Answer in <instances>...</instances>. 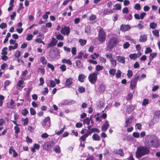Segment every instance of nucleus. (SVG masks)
I'll return each instance as SVG.
<instances>
[{
    "label": "nucleus",
    "mask_w": 160,
    "mask_h": 160,
    "mask_svg": "<svg viewBox=\"0 0 160 160\" xmlns=\"http://www.w3.org/2000/svg\"><path fill=\"white\" fill-rule=\"evenodd\" d=\"M144 143L149 149L152 148H157L159 146V141L152 138L151 135H146L145 138Z\"/></svg>",
    "instance_id": "nucleus-1"
},
{
    "label": "nucleus",
    "mask_w": 160,
    "mask_h": 160,
    "mask_svg": "<svg viewBox=\"0 0 160 160\" xmlns=\"http://www.w3.org/2000/svg\"><path fill=\"white\" fill-rule=\"evenodd\" d=\"M149 149L146 146H139L137 148L135 152L136 157L139 159L142 157L149 154Z\"/></svg>",
    "instance_id": "nucleus-2"
},
{
    "label": "nucleus",
    "mask_w": 160,
    "mask_h": 160,
    "mask_svg": "<svg viewBox=\"0 0 160 160\" xmlns=\"http://www.w3.org/2000/svg\"><path fill=\"white\" fill-rule=\"evenodd\" d=\"M118 39L116 37H112L109 39L106 43V47L109 50H111L115 47L119 43Z\"/></svg>",
    "instance_id": "nucleus-3"
},
{
    "label": "nucleus",
    "mask_w": 160,
    "mask_h": 160,
    "mask_svg": "<svg viewBox=\"0 0 160 160\" xmlns=\"http://www.w3.org/2000/svg\"><path fill=\"white\" fill-rule=\"evenodd\" d=\"M57 142V140L54 139V140L48 141L43 145L42 147L43 150H46L48 152L50 151L52 148Z\"/></svg>",
    "instance_id": "nucleus-4"
},
{
    "label": "nucleus",
    "mask_w": 160,
    "mask_h": 160,
    "mask_svg": "<svg viewBox=\"0 0 160 160\" xmlns=\"http://www.w3.org/2000/svg\"><path fill=\"white\" fill-rule=\"evenodd\" d=\"M98 40L101 42H104L106 39V33L102 28L100 27L98 31Z\"/></svg>",
    "instance_id": "nucleus-5"
},
{
    "label": "nucleus",
    "mask_w": 160,
    "mask_h": 160,
    "mask_svg": "<svg viewBox=\"0 0 160 160\" xmlns=\"http://www.w3.org/2000/svg\"><path fill=\"white\" fill-rule=\"evenodd\" d=\"M139 78V75L136 74L132 79L130 82V87L131 89L133 90L136 87L137 82Z\"/></svg>",
    "instance_id": "nucleus-6"
},
{
    "label": "nucleus",
    "mask_w": 160,
    "mask_h": 160,
    "mask_svg": "<svg viewBox=\"0 0 160 160\" xmlns=\"http://www.w3.org/2000/svg\"><path fill=\"white\" fill-rule=\"evenodd\" d=\"M51 121L49 117L46 118L41 122V124L43 127L46 130L48 129L50 126Z\"/></svg>",
    "instance_id": "nucleus-7"
},
{
    "label": "nucleus",
    "mask_w": 160,
    "mask_h": 160,
    "mask_svg": "<svg viewBox=\"0 0 160 160\" xmlns=\"http://www.w3.org/2000/svg\"><path fill=\"white\" fill-rule=\"evenodd\" d=\"M98 74V73H97L93 72L90 74L89 75L88 77V80L92 84H94L96 82L97 79V75Z\"/></svg>",
    "instance_id": "nucleus-8"
},
{
    "label": "nucleus",
    "mask_w": 160,
    "mask_h": 160,
    "mask_svg": "<svg viewBox=\"0 0 160 160\" xmlns=\"http://www.w3.org/2000/svg\"><path fill=\"white\" fill-rule=\"evenodd\" d=\"M60 32L63 35L68 36L70 32V28L69 26H64L62 27L61 29Z\"/></svg>",
    "instance_id": "nucleus-9"
},
{
    "label": "nucleus",
    "mask_w": 160,
    "mask_h": 160,
    "mask_svg": "<svg viewBox=\"0 0 160 160\" xmlns=\"http://www.w3.org/2000/svg\"><path fill=\"white\" fill-rule=\"evenodd\" d=\"M99 87L98 88V91L99 92H103L105 90V85L104 84L102 81H100L98 84Z\"/></svg>",
    "instance_id": "nucleus-10"
},
{
    "label": "nucleus",
    "mask_w": 160,
    "mask_h": 160,
    "mask_svg": "<svg viewBox=\"0 0 160 160\" xmlns=\"http://www.w3.org/2000/svg\"><path fill=\"white\" fill-rule=\"evenodd\" d=\"M52 40L47 46L48 48L51 47L55 46L58 42V40L54 37H52Z\"/></svg>",
    "instance_id": "nucleus-11"
},
{
    "label": "nucleus",
    "mask_w": 160,
    "mask_h": 160,
    "mask_svg": "<svg viewBox=\"0 0 160 160\" xmlns=\"http://www.w3.org/2000/svg\"><path fill=\"white\" fill-rule=\"evenodd\" d=\"M130 28V25L128 24H122L121 25L120 28L121 30L124 32L128 30Z\"/></svg>",
    "instance_id": "nucleus-12"
},
{
    "label": "nucleus",
    "mask_w": 160,
    "mask_h": 160,
    "mask_svg": "<svg viewBox=\"0 0 160 160\" xmlns=\"http://www.w3.org/2000/svg\"><path fill=\"white\" fill-rule=\"evenodd\" d=\"M113 153L114 154L119 155L120 156H123L124 155V153L122 149L120 148L119 149H116L113 152Z\"/></svg>",
    "instance_id": "nucleus-13"
},
{
    "label": "nucleus",
    "mask_w": 160,
    "mask_h": 160,
    "mask_svg": "<svg viewBox=\"0 0 160 160\" xmlns=\"http://www.w3.org/2000/svg\"><path fill=\"white\" fill-rule=\"evenodd\" d=\"M134 109V106L132 104H130L126 107V111L129 113L132 112Z\"/></svg>",
    "instance_id": "nucleus-14"
},
{
    "label": "nucleus",
    "mask_w": 160,
    "mask_h": 160,
    "mask_svg": "<svg viewBox=\"0 0 160 160\" xmlns=\"http://www.w3.org/2000/svg\"><path fill=\"white\" fill-rule=\"evenodd\" d=\"M109 124L107 120H106L105 123L102 126V131H106L108 129Z\"/></svg>",
    "instance_id": "nucleus-15"
},
{
    "label": "nucleus",
    "mask_w": 160,
    "mask_h": 160,
    "mask_svg": "<svg viewBox=\"0 0 160 160\" xmlns=\"http://www.w3.org/2000/svg\"><path fill=\"white\" fill-rule=\"evenodd\" d=\"M116 60L122 63H124L125 62V58L123 56H117Z\"/></svg>",
    "instance_id": "nucleus-16"
},
{
    "label": "nucleus",
    "mask_w": 160,
    "mask_h": 160,
    "mask_svg": "<svg viewBox=\"0 0 160 160\" xmlns=\"http://www.w3.org/2000/svg\"><path fill=\"white\" fill-rule=\"evenodd\" d=\"M159 120H158L155 118V116H154L152 119H151V121L150 122L149 124V126H153L154 124L158 122Z\"/></svg>",
    "instance_id": "nucleus-17"
},
{
    "label": "nucleus",
    "mask_w": 160,
    "mask_h": 160,
    "mask_svg": "<svg viewBox=\"0 0 160 160\" xmlns=\"http://www.w3.org/2000/svg\"><path fill=\"white\" fill-rule=\"evenodd\" d=\"M86 78V76L83 74H80L78 76V80L81 82H84V79Z\"/></svg>",
    "instance_id": "nucleus-18"
},
{
    "label": "nucleus",
    "mask_w": 160,
    "mask_h": 160,
    "mask_svg": "<svg viewBox=\"0 0 160 160\" xmlns=\"http://www.w3.org/2000/svg\"><path fill=\"white\" fill-rule=\"evenodd\" d=\"M72 79L71 78H69L67 79L65 83V85L66 86H68L71 85L72 83Z\"/></svg>",
    "instance_id": "nucleus-19"
},
{
    "label": "nucleus",
    "mask_w": 160,
    "mask_h": 160,
    "mask_svg": "<svg viewBox=\"0 0 160 160\" xmlns=\"http://www.w3.org/2000/svg\"><path fill=\"white\" fill-rule=\"evenodd\" d=\"M79 60H76V66L78 68H83V64L81 62V61Z\"/></svg>",
    "instance_id": "nucleus-20"
},
{
    "label": "nucleus",
    "mask_w": 160,
    "mask_h": 160,
    "mask_svg": "<svg viewBox=\"0 0 160 160\" xmlns=\"http://www.w3.org/2000/svg\"><path fill=\"white\" fill-rule=\"evenodd\" d=\"M92 138L93 140L95 141H99L100 139V136L97 133H94L93 134Z\"/></svg>",
    "instance_id": "nucleus-21"
},
{
    "label": "nucleus",
    "mask_w": 160,
    "mask_h": 160,
    "mask_svg": "<svg viewBox=\"0 0 160 160\" xmlns=\"http://www.w3.org/2000/svg\"><path fill=\"white\" fill-rule=\"evenodd\" d=\"M140 38L139 41L140 42H144L147 41V37L145 35H143V36L141 35L140 36Z\"/></svg>",
    "instance_id": "nucleus-22"
},
{
    "label": "nucleus",
    "mask_w": 160,
    "mask_h": 160,
    "mask_svg": "<svg viewBox=\"0 0 160 160\" xmlns=\"http://www.w3.org/2000/svg\"><path fill=\"white\" fill-rule=\"evenodd\" d=\"M40 61L41 62L43 65L46 64L47 62V60L44 56H42L40 58Z\"/></svg>",
    "instance_id": "nucleus-23"
},
{
    "label": "nucleus",
    "mask_w": 160,
    "mask_h": 160,
    "mask_svg": "<svg viewBox=\"0 0 160 160\" xmlns=\"http://www.w3.org/2000/svg\"><path fill=\"white\" fill-rule=\"evenodd\" d=\"M113 12L112 10L110 9L108 10L106 9L104 10L103 14L104 15H109Z\"/></svg>",
    "instance_id": "nucleus-24"
},
{
    "label": "nucleus",
    "mask_w": 160,
    "mask_h": 160,
    "mask_svg": "<svg viewBox=\"0 0 160 160\" xmlns=\"http://www.w3.org/2000/svg\"><path fill=\"white\" fill-rule=\"evenodd\" d=\"M91 27L90 25H86L85 27V32L88 34L90 32Z\"/></svg>",
    "instance_id": "nucleus-25"
},
{
    "label": "nucleus",
    "mask_w": 160,
    "mask_h": 160,
    "mask_svg": "<svg viewBox=\"0 0 160 160\" xmlns=\"http://www.w3.org/2000/svg\"><path fill=\"white\" fill-rule=\"evenodd\" d=\"M62 62L63 63H68L69 65H72V64L71 61L69 59H66L64 58L62 60Z\"/></svg>",
    "instance_id": "nucleus-26"
},
{
    "label": "nucleus",
    "mask_w": 160,
    "mask_h": 160,
    "mask_svg": "<svg viewBox=\"0 0 160 160\" xmlns=\"http://www.w3.org/2000/svg\"><path fill=\"white\" fill-rule=\"evenodd\" d=\"M54 150L55 152L58 153H60L61 152L60 148L58 145H56L54 146Z\"/></svg>",
    "instance_id": "nucleus-27"
},
{
    "label": "nucleus",
    "mask_w": 160,
    "mask_h": 160,
    "mask_svg": "<svg viewBox=\"0 0 160 160\" xmlns=\"http://www.w3.org/2000/svg\"><path fill=\"white\" fill-rule=\"evenodd\" d=\"M87 40L85 39H80L78 42L80 43V45L82 46L84 45L87 43Z\"/></svg>",
    "instance_id": "nucleus-28"
},
{
    "label": "nucleus",
    "mask_w": 160,
    "mask_h": 160,
    "mask_svg": "<svg viewBox=\"0 0 160 160\" xmlns=\"http://www.w3.org/2000/svg\"><path fill=\"white\" fill-rule=\"evenodd\" d=\"M129 57L131 59H133L135 60L136 58H138V55L136 53L131 54L129 55Z\"/></svg>",
    "instance_id": "nucleus-29"
},
{
    "label": "nucleus",
    "mask_w": 160,
    "mask_h": 160,
    "mask_svg": "<svg viewBox=\"0 0 160 160\" xmlns=\"http://www.w3.org/2000/svg\"><path fill=\"white\" fill-rule=\"evenodd\" d=\"M31 91V88H28L26 92V96L27 98L28 99L30 100V92Z\"/></svg>",
    "instance_id": "nucleus-30"
},
{
    "label": "nucleus",
    "mask_w": 160,
    "mask_h": 160,
    "mask_svg": "<svg viewBox=\"0 0 160 160\" xmlns=\"http://www.w3.org/2000/svg\"><path fill=\"white\" fill-rule=\"evenodd\" d=\"M18 44L17 43H15L13 46H10L8 47V49L9 51H11L12 49H14L17 48L18 47Z\"/></svg>",
    "instance_id": "nucleus-31"
},
{
    "label": "nucleus",
    "mask_w": 160,
    "mask_h": 160,
    "mask_svg": "<svg viewBox=\"0 0 160 160\" xmlns=\"http://www.w3.org/2000/svg\"><path fill=\"white\" fill-rule=\"evenodd\" d=\"M121 7L120 4L116 3L114 6V8L113 10H119L121 9Z\"/></svg>",
    "instance_id": "nucleus-32"
},
{
    "label": "nucleus",
    "mask_w": 160,
    "mask_h": 160,
    "mask_svg": "<svg viewBox=\"0 0 160 160\" xmlns=\"http://www.w3.org/2000/svg\"><path fill=\"white\" fill-rule=\"evenodd\" d=\"M157 26V24L156 23L154 22H150L149 25L150 27L152 29H154L156 28Z\"/></svg>",
    "instance_id": "nucleus-33"
},
{
    "label": "nucleus",
    "mask_w": 160,
    "mask_h": 160,
    "mask_svg": "<svg viewBox=\"0 0 160 160\" xmlns=\"http://www.w3.org/2000/svg\"><path fill=\"white\" fill-rule=\"evenodd\" d=\"M116 70L114 68L110 69L109 71V74L110 75L112 76H114L116 73Z\"/></svg>",
    "instance_id": "nucleus-34"
},
{
    "label": "nucleus",
    "mask_w": 160,
    "mask_h": 160,
    "mask_svg": "<svg viewBox=\"0 0 160 160\" xmlns=\"http://www.w3.org/2000/svg\"><path fill=\"white\" fill-rule=\"evenodd\" d=\"M157 53L156 52L150 53L149 56V60L150 61L152 60L153 58L157 55Z\"/></svg>",
    "instance_id": "nucleus-35"
},
{
    "label": "nucleus",
    "mask_w": 160,
    "mask_h": 160,
    "mask_svg": "<svg viewBox=\"0 0 160 160\" xmlns=\"http://www.w3.org/2000/svg\"><path fill=\"white\" fill-rule=\"evenodd\" d=\"M37 72H40L42 74H44L45 73V70L44 68H38Z\"/></svg>",
    "instance_id": "nucleus-36"
},
{
    "label": "nucleus",
    "mask_w": 160,
    "mask_h": 160,
    "mask_svg": "<svg viewBox=\"0 0 160 160\" xmlns=\"http://www.w3.org/2000/svg\"><path fill=\"white\" fill-rule=\"evenodd\" d=\"M133 97V95L132 94L128 93L127 94V96L126 98V99L127 101H129L131 100Z\"/></svg>",
    "instance_id": "nucleus-37"
},
{
    "label": "nucleus",
    "mask_w": 160,
    "mask_h": 160,
    "mask_svg": "<svg viewBox=\"0 0 160 160\" xmlns=\"http://www.w3.org/2000/svg\"><path fill=\"white\" fill-rule=\"evenodd\" d=\"M152 33L153 35L158 38L159 36V31L157 29H155L152 31Z\"/></svg>",
    "instance_id": "nucleus-38"
},
{
    "label": "nucleus",
    "mask_w": 160,
    "mask_h": 160,
    "mask_svg": "<svg viewBox=\"0 0 160 160\" xmlns=\"http://www.w3.org/2000/svg\"><path fill=\"white\" fill-rule=\"evenodd\" d=\"M7 49L8 48L7 47H4L2 50L1 54L2 55H6L8 53V52L6 51Z\"/></svg>",
    "instance_id": "nucleus-39"
},
{
    "label": "nucleus",
    "mask_w": 160,
    "mask_h": 160,
    "mask_svg": "<svg viewBox=\"0 0 160 160\" xmlns=\"http://www.w3.org/2000/svg\"><path fill=\"white\" fill-rule=\"evenodd\" d=\"M28 113H29L28 111L26 108H25L24 109H23L21 112L22 114L23 115L25 116H26L27 115V114Z\"/></svg>",
    "instance_id": "nucleus-40"
},
{
    "label": "nucleus",
    "mask_w": 160,
    "mask_h": 160,
    "mask_svg": "<svg viewBox=\"0 0 160 160\" xmlns=\"http://www.w3.org/2000/svg\"><path fill=\"white\" fill-rule=\"evenodd\" d=\"M22 121H24V122H23V125L26 126L27 125L28 123V117L26 118L25 119H24L22 118Z\"/></svg>",
    "instance_id": "nucleus-41"
},
{
    "label": "nucleus",
    "mask_w": 160,
    "mask_h": 160,
    "mask_svg": "<svg viewBox=\"0 0 160 160\" xmlns=\"http://www.w3.org/2000/svg\"><path fill=\"white\" fill-rule=\"evenodd\" d=\"M160 116V111H158L156 112L154 114V116L155 117V118L159 120V117Z\"/></svg>",
    "instance_id": "nucleus-42"
},
{
    "label": "nucleus",
    "mask_w": 160,
    "mask_h": 160,
    "mask_svg": "<svg viewBox=\"0 0 160 160\" xmlns=\"http://www.w3.org/2000/svg\"><path fill=\"white\" fill-rule=\"evenodd\" d=\"M127 75L129 78H131L133 76V72L132 70H128V71Z\"/></svg>",
    "instance_id": "nucleus-43"
},
{
    "label": "nucleus",
    "mask_w": 160,
    "mask_h": 160,
    "mask_svg": "<svg viewBox=\"0 0 160 160\" xmlns=\"http://www.w3.org/2000/svg\"><path fill=\"white\" fill-rule=\"evenodd\" d=\"M99 56V55L98 53H94L93 54L91 55V57L92 59H95L96 58H98Z\"/></svg>",
    "instance_id": "nucleus-44"
},
{
    "label": "nucleus",
    "mask_w": 160,
    "mask_h": 160,
    "mask_svg": "<svg viewBox=\"0 0 160 160\" xmlns=\"http://www.w3.org/2000/svg\"><path fill=\"white\" fill-rule=\"evenodd\" d=\"M78 91L80 93H82L85 92V88L83 86H80L78 87Z\"/></svg>",
    "instance_id": "nucleus-45"
},
{
    "label": "nucleus",
    "mask_w": 160,
    "mask_h": 160,
    "mask_svg": "<svg viewBox=\"0 0 160 160\" xmlns=\"http://www.w3.org/2000/svg\"><path fill=\"white\" fill-rule=\"evenodd\" d=\"M83 124H87L88 125L90 124V120H89V118H86L85 119L83 120Z\"/></svg>",
    "instance_id": "nucleus-46"
},
{
    "label": "nucleus",
    "mask_w": 160,
    "mask_h": 160,
    "mask_svg": "<svg viewBox=\"0 0 160 160\" xmlns=\"http://www.w3.org/2000/svg\"><path fill=\"white\" fill-rule=\"evenodd\" d=\"M50 14V12L49 11H48L45 12V14L43 16V18L44 19H47L48 18V15Z\"/></svg>",
    "instance_id": "nucleus-47"
},
{
    "label": "nucleus",
    "mask_w": 160,
    "mask_h": 160,
    "mask_svg": "<svg viewBox=\"0 0 160 160\" xmlns=\"http://www.w3.org/2000/svg\"><path fill=\"white\" fill-rule=\"evenodd\" d=\"M21 54V52L19 50H17L15 53L14 56L16 58H18L20 57Z\"/></svg>",
    "instance_id": "nucleus-48"
},
{
    "label": "nucleus",
    "mask_w": 160,
    "mask_h": 160,
    "mask_svg": "<svg viewBox=\"0 0 160 160\" xmlns=\"http://www.w3.org/2000/svg\"><path fill=\"white\" fill-rule=\"evenodd\" d=\"M97 18L96 16L94 14H92L89 17V20L90 21H93Z\"/></svg>",
    "instance_id": "nucleus-49"
},
{
    "label": "nucleus",
    "mask_w": 160,
    "mask_h": 160,
    "mask_svg": "<svg viewBox=\"0 0 160 160\" xmlns=\"http://www.w3.org/2000/svg\"><path fill=\"white\" fill-rule=\"evenodd\" d=\"M149 103V100L147 98H144L143 99L142 103V105L143 106H145L148 104Z\"/></svg>",
    "instance_id": "nucleus-50"
},
{
    "label": "nucleus",
    "mask_w": 160,
    "mask_h": 160,
    "mask_svg": "<svg viewBox=\"0 0 160 160\" xmlns=\"http://www.w3.org/2000/svg\"><path fill=\"white\" fill-rule=\"evenodd\" d=\"M104 105V103L102 101L100 100L99 101L98 105H97L98 107H99V108H101Z\"/></svg>",
    "instance_id": "nucleus-51"
},
{
    "label": "nucleus",
    "mask_w": 160,
    "mask_h": 160,
    "mask_svg": "<svg viewBox=\"0 0 160 160\" xmlns=\"http://www.w3.org/2000/svg\"><path fill=\"white\" fill-rule=\"evenodd\" d=\"M111 64L113 66V67H115L117 65V62L116 60L114 58H112L111 60H110Z\"/></svg>",
    "instance_id": "nucleus-52"
},
{
    "label": "nucleus",
    "mask_w": 160,
    "mask_h": 160,
    "mask_svg": "<svg viewBox=\"0 0 160 160\" xmlns=\"http://www.w3.org/2000/svg\"><path fill=\"white\" fill-rule=\"evenodd\" d=\"M103 69V67L99 65H98L96 66L95 69L97 71H100Z\"/></svg>",
    "instance_id": "nucleus-53"
},
{
    "label": "nucleus",
    "mask_w": 160,
    "mask_h": 160,
    "mask_svg": "<svg viewBox=\"0 0 160 160\" xmlns=\"http://www.w3.org/2000/svg\"><path fill=\"white\" fill-rule=\"evenodd\" d=\"M33 36L31 34H28L26 37V39L28 41H30L32 39Z\"/></svg>",
    "instance_id": "nucleus-54"
},
{
    "label": "nucleus",
    "mask_w": 160,
    "mask_h": 160,
    "mask_svg": "<svg viewBox=\"0 0 160 160\" xmlns=\"http://www.w3.org/2000/svg\"><path fill=\"white\" fill-rule=\"evenodd\" d=\"M126 138L128 141H132L133 140L134 138L131 135H128L126 137Z\"/></svg>",
    "instance_id": "nucleus-55"
},
{
    "label": "nucleus",
    "mask_w": 160,
    "mask_h": 160,
    "mask_svg": "<svg viewBox=\"0 0 160 160\" xmlns=\"http://www.w3.org/2000/svg\"><path fill=\"white\" fill-rule=\"evenodd\" d=\"M56 38L58 40H62L64 39L63 36L60 34L57 35H56Z\"/></svg>",
    "instance_id": "nucleus-56"
},
{
    "label": "nucleus",
    "mask_w": 160,
    "mask_h": 160,
    "mask_svg": "<svg viewBox=\"0 0 160 160\" xmlns=\"http://www.w3.org/2000/svg\"><path fill=\"white\" fill-rule=\"evenodd\" d=\"M47 66L48 67L50 68L52 71L54 70L55 68L52 64L48 63L47 64Z\"/></svg>",
    "instance_id": "nucleus-57"
},
{
    "label": "nucleus",
    "mask_w": 160,
    "mask_h": 160,
    "mask_svg": "<svg viewBox=\"0 0 160 160\" xmlns=\"http://www.w3.org/2000/svg\"><path fill=\"white\" fill-rule=\"evenodd\" d=\"M50 85L49 86L50 87H54L56 86V83L54 81L52 80H50Z\"/></svg>",
    "instance_id": "nucleus-58"
},
{
    "label": "nucleus",
    "mask_w": 160,
    "mask_h": 160,
    "mask_svg": "<svg viewBox=\"0 0 160 160\" xmlns=\"http://www.w3.org/2000/svg\"><path fill=\"white\" fill-rule=\"evenodd\" d=\"M90 130L92 133L96 132H97L98 133H99L100 132V130L98 128H92L90 129Z\"/></svg>",
    "instance_id": "nucleus-59"
},
{
    "label": "nucleus",
    "mask_w": 160,
    "mask_h": 160,
    "mask_svg": "<svg viewBox=\"0 0 160 160\" xmlns=\"http://www.w3.org/2000/svg\"><path fill=\"white\" fill-rule=\"evenodd\" d=\"M65 126H64V127L61 129L59 131H58L56 134L58 135H59L62 133L65 129Z\"/></svg>",
    "instance_id": "nucleus-60"
},
{
    "label": "nucleus",
    "mask_w": 160,
    "mask_h": 160,
    "mask_svg": "<svg viewBox=\"0 0 160 160\" xmlns=\"http://www.w3.org/2000/svg\"><path fill=\"white\" fill-rule=\"evenodd\" d=\"M132 136L135 138H138L140 137L139 133L137 132H134L132 133Z\"/></svg>",
    "instance_id": "nucleus-61"
},
{
    "label": "nucleus",
    "mask_w": 160,
    "mask_h": 160,
    "mask_svg": "<svg viewBox=\"0 0 160 160\" xmlns=\"http://www.w3.org/2000/svg\"><path fill=\"white\" fill-rule=\"evenodd\" d=\"M152 52V50L150 47L147 48L145 52V54H147L149 53H151Z\"/></svg>",
    "instance_id": "nucleus-62"
},
{
    "label": "nucleus",
    "mask_w": 160,
    "mask_h": 160,
    "mask_svg": "<svg viewBox=\"0 0 160 160\" xmlns=\"http://www.w3.org/2000/svg\"><path fill=\"white\" fill-rule=\"evenodd\" d=\"M121 71L119 70H118L117 72L116 73V77L117 78H119L121 77Z\"/></svg>",
    "instance_id": "nucleus-63"
},
{
    "label": "nucleus",
    "mask_w": 160,
    "mask_h": 160,
    "mask_svg": "<svg viewBox=\"0 0 160 160\" xmlns=\"http://www.w3.org/2000/svg\"><path fill=\"white\" fill-rule=\"evenodd\" d=\"M134 8L137 10H140L141 9V7L139 3H136L134 7Z\"/></svg>",
    "instance_id": "nucleus-64"
}]
</instances>
